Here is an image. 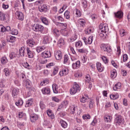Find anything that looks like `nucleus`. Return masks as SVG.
Returning <instances> with one entry per match:
<instances>
[{
    "label": "nucleus",
    "instance_id": "f257e3e1",
    "mask_svg": "<svg viewBox=\"0 0 130 130\" xmlns=\"http://www.w3.org/2000/svg\"><path fill=\"white\" fill-rule=\"evenodd\" d=\"M32 30L35 32H42L44 29L43 26L38 24H35L31 25Z\"/></svg>",
    "mask_w": 130,
    "mask_h": 130
},
{
    "label": "nucleus",
    "instance_id": "f03ea898",
    "mask_svg": "<svg viewBox=\"0 0 130 130\" xmlns=\"http://www.w3.org/2000/svg\"><path fill=\"white\" fill-rule=\"evenodd\" d=\"M80 88L79 85L76 82H75L73 87L71 88L70 90V93L72 95H74L78 91H79Z\"/></svg>",
    "mask_w": 130,
    "mask_h": 130
},
{
    "label": "nucleus",
    "instance_id": "7ed1b4c3",
    "mask_svg": "<svg viewBox=\"0 0 130 130\" xmlns=\"http://www.w3.org/2000/svg\"><path fill=\"white\" fill-rule=\"evenodd\" d=\"M116 117L115 121L116 123L119 125L124 123V121L122 117L120 115L116 114L115 115Z\"/></svg>",
    "mask_w": 130,
    "mask_h": 130
},
{
    "label": "nucleus",
    "instance_id": "20e7f679",
    "mask_svg": "<svg viewBox=\"0 0 130 130\" xmlns=\"http://www.w3.org/2000/svg\"><path fill=\"white\" fill-rule=\"evenodd\" d=\"M99 28L101 30V32L106 33L108 32L109 29L107 25L106 24L101 23L99 26Z\"/></svg>",
    "mask_w": 130,
    "mask_h": 130
},
{
    "label": "nucleus",
    "instance_id": "39448f33",
    "mask_svg": "<svg viewBox=\"0 0 130 130\" xmlns=\"http://www.w3.org/2000/svg\"><path fill=\"white\" fill-rule=\"evenodd\" d=\"M100 47L101 50L104 52L109 53L111 50L110 46L107 44H102L100 45Z\"/></svg>",
    "mask_w": 130,
    "mask_h": 130
},
{
    "label": "nucleus",
    "instance_id": "423d86ee",
    "mask_svg": "<svg viewBox=\"0 0 130 130\" xmlns=\"http://www.w3.org/2000/svg\"><path fill=\"white\" fill-rule=\"evenodd\" d=\"M15 16L17 19L19 20L23 21L24 18V15L21 12L17 11L15 13Z\"/></svg>",
    "mask_w": 130,
    "mask_h": 130
},
{
    "label": "nucleus",
    "instance_id": "0eeeda50",
    "mask_svg": "<svg viewBox=\"0 0 130 130\" xmlns=\"http://www.w3.org/2000/svg\"><path fill=\"white\" fill-rule=\"evenodd\" d=\"M27 45L32 47L35 44V42L34 40L32 38L28 39L26 41Z\"/></svg>",
    "mask_w": 130,
    "mask_h": 130
},
{
    "label": "nucleus",
    "instance_id": "6e6552de",
    "mask_svg": "<svg viewBox=\"0 0 130 130\" xmlns=\"http://www.w3.org/2000/svg\"><path fill=\"white\" fill-rule=\"evenodd\" d=\"M56 59L57 60H60L62 57V53L60 51H58L55 54Z\"/></svg>",
    "mask_w": 130,
    "mask_h": 130
},
{
    "label": "nucleus",
    "instance_id": "1a4fd4ad",
    "mask_svg": "<svg viewBox=\"0 0 130 130\" xmlns=\"http://www.w3.org/2000/svg\"><path fill=\"white\" fill-rule=\"evenodd\" d=\"M38 115L36 114H34L31 115L30 116V119L31 122L32 123L35 122L38 120Z\"/></svg>",
    "mask_w": 130,
    "mask_h": 130
},
{
    "label": "nucleus",
    "instance_id": "9d476101",
    "mask_svg": "<svg viewBox=\"0 0 130 130\" xmlns=\"http://www.w3.org/2000/svg\"><path fill=\"white\" fill-rule=\"evenodd\" d=\"M27 51V54L28 56V57L30 58H32L33 57L34 55L33 52L30 50V48L27 47L26 48Z\"/></svg>",
    "mask_w": 130,
    "mask_h": 130
},
{
    "label": "nucleus",
    "instance_id": "9b49d317",
    "mask_svg": "<svg viewBox=\"0 0 130 130\" xmlns=\"http://www.w3.org/2000/svg\"><path fill=\"white\" fill-rule=\"evenodd\" d=\"M41 55L43 58L50 57L51 56V53L49 51L45 52L42 53Z\"/></svg>",
    "mask_w": 130,
    "mask_h": 130
},
{
    "label": "nucleus",
    "instance_id": "f8f14e48",
    "mask_svg": "<svg viewBox=\"0 0 130 130\" xmlns=\"http://www.w3.org/2000/svg\"><path fill=\"white\" fill-rule=\"evenodd\" d=\"M68 69H63L59 72L60 75L61 76H65L68 74Z\"/></svg>",
    "mask_w": 130,
    "mask_h": 130
},
{
    "label": "nucleus",
    "instance_id": "ddd939ff",
    "mask_svg": "<svg viewBox=\"0 0 130 130\" xmlns=\"http://www.w3.org/2000/svg\"><path fill=\"white\" fill-rule=\"evenodd\" d=\"M42 91L44 94H49L50 92V88L47 87L43 88L42 89Z\"/></svg>",
    "mask_w": 130,
    "mask_h": 130
},
{
    "label": "nucleus",
    "instance_id": "4468645a",
    "mask_svg": "<svg viewBox=\"0 0 130 130\" xmlns=\"http://www.w3.org/2000/svg\"><path fill=\"white\" fill-rule=\"evenodd\" d=\"M80 66V62L79 61H77L75 63L72 64V67L73 69H78Z\"/></svg>",
    "mask_w": 130,
    "mask_h": 130
},
{
    "label": "nucleus",
    "instance_id": "2eb2a0df",
    "mask_svg": "<svg viewBox=\"0 0 130 130\" xmlns=\"http://www.w3.org/2000/svg\"><path fill=\"white\" fill-rule=\"evenodd\" d=\"M19 89L18 88H14L12 90V95L14 98L17 97V95L18 94Z\"/></svg>",
    "mask_w": 130,
    "mask_h": 130
},
{
    "label": "nucleus",
    "instance_id": "dca6fc26",
    "mask_svg": "<svg viewBox=\"0 0 130 130\" xmlns=\"http://www.w3.org/2000/svg\"><path fill=\"white\" fill-rule=\"evenodd\" d=\"M25 48L24 47H21L19 51V54L21 57H23L26 54L25 51Z\"/></svg>",
    "mask_w": 130,
    "mask_h": 130
},
{
    "label": "nucleus",
    "instance_id": "f3484780",
    "mask_svg": "<svg viewBox=\"0 0 130 130\" xmlns=\"http://www.w3.org/2000/svg\"><path fill=\"white\" fill-rule=\"evenodd\" d=\"M39 10L41 12H46L47 10V6L45 5L40 6L39 7Z\"/></svg>",
    "mask_w": 130,
    "mask_h": 130
},
{
    "label": "nucleus",
    "instance_id": "a211bd4d",
    "mask_svg": "<svg viewBox=\"0 0 130 130\" xmlns=\"http://www.w3.org/2000/svg\"><path fill=\"white\" fill-rule=\"evenodd\" d=\"M115 17L120 19L123 17V12L121 11H118L116 13H115Z\"/></svg>",
    "mask_w": 130,
    "mask_h": 130
},
{
    "label": "nucleus",
    "instance_id": "6ab92c4d",
    "mask_svg": "<svg viewBox=\"0 0 130 130\" xmlns=\"http://www.w3.org/2000/svg\"><path fill=\"white\" fill-rule=\"evenodd\" d=\"M69 56L67 55H65L64 57V61L63 63L64 64H66L67 65H69L70 64V62L69 60Z\"/></svg>",
    "mask_w": 130,
    "mask_h": 130
},
{
    "label": "nucleus",
    "instance_id": "aec40b11",
    "mask_svg": "<svg viewBox=\"0 0 130 130\" xmlns=\"http://www.w3.org/2000/svg\"><path fill=\"white\" fill-rule=\"evenodd\" d=\"M60 123L61 124V126L64 128H66L68 126L67 123L64 121L62 119L60 120Z\"/></svg>",
    "mask_w": 130,
    "mask_h": 130
},
{
    "label": "nucleus",
    "instance_id": "412c9836",
    "mask_svg": "<svg viewBox=\"0 0 130 130\" xmlns=\"http://www.w3.org/2000/svg\"><path fill=\"white\" fill-rule=\"evenodd\" d=\"M96 67L98 71L100 72H101L103 70V68L101 66V64L99 62H98L96 64Z\"/></svg>",
    "mask_w": 130,
    "mask_h": 130
},
{
    "label": "nucleus",
    "instance_id": "4be33fe9",
    "mask_svg": "<svg viewBox=\"0 0 130 130\" xmlns=\"http://www.w3.org/2000/svg\"><path fill=\"white\" fill-rule=\"evenodd\" d=\"M77 22L78 23L80 26L82 27H84L86 23L85 21L83 19H80L77 20Z\"/></svg>",
    "mask_w": 130,
    "mask_h": 130
},
{
    "label": "nucleus",
    "instance_id": "5701e85b",
    "mask_svg": "<svg viewBox=\"0 0 130 130\" xmlns=\"http://www.w3.org/2000/svg\"><path fill=\"white\" fill-rule=\"evenodd\" d=\"M40 19L43 24L46 25L48 24V21L46 18L41 17L40 18Z\"/></svg>",
    "mask_w": 130,
    "mask_h": 130
},
{
    "label": "nucleus",
    "instance_id": "b1692460",
    "mask_svg": "<svg viewBox=\"0 0 130 130\" xmlns=\"http://www.w3.org/2000/svg\"><path fill=\"white\" fill-rule=\"evenodd\" d=\"M26 84V88H28L29 89H31V85L30 80L28 79L26 80L25 82Z\"/></svg>",
    "mask_w": 130,
    "mask_h": 130
},
{
    "label": "nucleus",
    "instance_id": "393cba45",
    "mask_svg": "<svg viewBox=\"0 0 130 130\" xmlns=\"http://www.w3.org/2000/svg\"><path fill=\"white\" fill-rule=\"evenodd\" d=\"M52 88L54 93H58V87L57 85L55 84H53L52 85Z\"/></svg>",
    "mask_w": 130,
    "mask_h": 130
},
{
    "label": "nucleus",
    "instance_id": "a878e982",
    "mask_svg": "<svg viewBox=\"0 0 130 130\" xmlns=\"http://www.w3.org/2000/svg\"><path fill=\"white\" fill-rule=\"evenodd\" d=\"M32 102L33 101L32 99H31L29 100L26 102L25 107H30L32 104Z\"/></svg>",
    "mask_w": 130,
    "mask_h": 130
},
{
    "label": "nucleus",
    "instance_id": "bb28decb",
    "mask_svg": "<svg viewBox=\"0 0 130 130\" xmlns=\"http://www.w3.org/2000/svg\"><path fill=\"white\" fill-rule=\"evenodd\" d=\"M119 96V95L117 93H116L114 94H111L110 95V97L111 99L115 100L118 99Z\"/></svg>",
    "mask_w": 130,
    "mask_h": 130
},
{
    "label": "nucleus",
    "instance_id": "cd10ccee",
    "mask_svg": "<svg viewBox=\"0 0 130 130\" xmlns=\"http://www.w3.org/2000/svg\"><path fill=\"white\" fill-rule=\"evenodd\" d=\"M76 109V107L75 105H72L71 106L70 113L74 114L75 113V110Z\"/></svg>",
    "mask_w": 130,
    "mask_h": 130
},
{
    "label": "nucleus",
    "instance_id": "c85d7f7f",
    "mask_svg": "<svg viewBox=\"0 0 130 130\" xmlns=\"http://www.w3.org/2000/svg\"><path fill=\"white\" fill-rule=\"evenodd\" d=\"M121 86V83H118L116 84L115 86L113 88V89L114 90H117L118 89L120 88Z\"/></svg>",
    "mask_w": 130,
    "mask_h": 130
},
{
    "label": "nucleus",
    "instance_id": "c756f323",
    "mask_svg": "<svg viewBox=\"0 0 130 130\" xmlns=\"http://www.w3.org/2000/svg\"><path fill=\"white\" fill-rule=\"evenodd\" d=\"M58 44L59 47H61L64 44V41L63 39L60 38L58 41Z\"/></svg>",
    "mask_w": 130,
    "mask_h": 130
},
{
    "label": "nucleus",
    "instance_id": "7c9ffc66",
    "mask_svg": "<svg viewBox=\"0 0 130 130\" xmlns=\"http://www.w3.org/2000/svg\"><path fill=\"white\" fill-rule=\"evenodd\" d=\"M117 75V73L115 70H113L111 71L110 77L111 78H115Z\"/></svg>",
    "mask_w": 130,
    "mask_h": 130
},
{
    "label": "nucleus",
    "instance_id": "2f4dec72",
    "mask_svg": "<svg viewBox=\"0 0 130 130\" xmlns=\"http://www.w3.org/2000/svg\"><path fill=\"white\" fill-rule=\"evenodd\" d=\"M88 99H89L88 96H86V97L83 96L80 99V101L82 103H84L86 102L88 100Z\"/></svg>",
    "mask_w": 130,
    "mask_h": 130
},
{
    "label": "nucleus",
    "instance_id": "473e14b6",
    "mask_svg": "<svg viewBox=\"0 0 130 130\" xmlns=\"http://www.w3.org/2000/svg\"><path fill=\"white\" fill-rule=\"evenodd\" d=\"M45 49V47L44 46H43L41 47L39 46L36 49V50L38 52V53H39L40 52L43 50Z\"/></svg>",
    "mask_w": 130,
    "mask_h": 130
},
{
    "label": "nucleus",
    "instance_id": "72a5a7b5",
    "mask_svg": "<svg viewBox=\"0 0 130 130\" xmlns=\"http://www.w3.org/2000/svg\"><path fill=\"white\" fill-rule=\"evenodd\" d=\"M49 42V39L48 37L47 36H45L44 37L43 43L44 44H46Z\"/></svg>",
    "mask_w": 130,
    "mask_h": 130
},
{
    "label": "nucleus",
    "instance_id": "f704fd0d",
    "mask_svg": "<svg viewBox=\"0 0 130 130\" xmlns=\"http://www.w3.org/2000/svg\"><path fill=\"white\" fill-rule=\"evenodd\" d=\"M5 14L4 13L1 12L0 13V20L4 21L5 20Z\"/></svg>",
    "mask_w": 130,
    "mask_h": 130
},
{
    "label": "nucleus",
    "instance_id": "c9c22d12",
    "mask_svg": "<svg viewBox=\"0 0 130 130\" xmlns=\"http://www.w3.org/2000/svg\"><path fill=\"white\" fill-rule=\"evenodd\" d=\"M1 61L3 64H5L8 62V60L6 57H4L1 58Z\"/></svg>",
    "mask_w": 130,
    "mask_h": 130
},
{
    "label": "nucleus",
    "instance_id": "e433bc0d",
    "mask_svg": "<svg viewBox=\"0 0 130 130\" xmlns=\"http://www.w3.org/2000/svg\"><path fill=\"white\" fill-rule=\"evenodd\" d=\"M47 113L48 115L52 119L54 118V117L53 115L52 111L51 110L49 109L47 110Z\"/></svg>",
    "mask_w": 130,
    "mask_h": 130
},
{
    "label": "nucleus",
    "instance_id": "4c0bfd02",
    "mask_svg": "<svg viewBox=\"0 0 130 130\" xmlns=\"http://www.w3.org/2000/svg\"><path fill=\"white\" fill-rule=\"evenodd\" d=\"M82 5L84 9H86L87 7V2L86 0H84L82 1Z\"/></svg>",
    "mask_w": 130,
    "mask_h": 130
},
{
    "label": "nucleus",
    "instance_id": "58836bf2",
    "mask_svg": "<svg viewBox=\"0 0 130 130\" xmlns=\"http://www.w3.org/2000/svg\"><path fill=\"white\" fill-rule=\"evenodd\" d=\"M10 33L12 35H17L18 34V31L17 29H12L10 31Z\"/></svg>",
    "mask_w": 130,
    "mask_h": 130
},
{
    "label": "nucleus",
    "instance_id": "ea45409f",
    "mask_svg": "<svg viewBox=\"0 0 130 130\" xmlns=\"http://www.w3.org/2000/svg\"><path fill=\"white\" fill-rule=\"evenodd\" d=\"M5 82V79H2L0 80V87H1L3 88L4 87Z\"/></svg>",
    "mask_w": 130,
    "mask_h": 130
},
{
    "label": "nucleus",
    "instance_id": "a19ab883",
    "mask_svg": "<svg viewBox=\"0 0 130 130\" xmlns=\"http://www.w3.org/2000/svg\"><path fill=\"white\" fill-rule=\"evenodd\" d=\"M111 119V116H106L104 118L105 121L107 122H110Z\"/></svg>",
    "mask_w": 130,
    "mask_h": 130
},
{
    "label": "nucleus",
    "instance_id": "79ce46f5",
    "mask_svg": "<svg viewBox=\"0 0 130 130\" xmlns=\"http://www.w3.org/2000/svg\"><path fill=\"white\" fill-rule=\"evenodd\" d=\"M16 56V54L14 52H11L9 55V58L11 59L14 58Z\"/></svg>",
    "mask_w": 130,
    "mask_h": 130
},
{
    "label": "nucleus",
    "instance_id": "37998d69",
    "mask_svg": "<svg viewBox=\"0 0 130 130\" xmlns=\"http://www.w3.org/2000/svg\"><path fill=\"white\" fill-rule=\"evenodd\" d=\"M70 12L68 10L66 11L64 13V15L67 19H68L70 18Z\"/></svg>",
    "mask_w": 130,
    "mask_h": 130
},
{
    "label": "nucleus",
    "instance_id": "c03bdc74",
    "mask_svg": "<svg viewBox=\"0 0 130 130\" xmlns=\"http://www.w3.org/2000/svg\"><path fill=\"white\" fill-rule=\"evenodd\" d=\"M9 42L13 43L15 41L16 39V37H15L12 36H9Z\"/></svg>",
    "mask_w": 130,
    "mask_h": 130
},
{
    "label": "nucleus",
    "instance_id": "a18cd8bd",
    "mask_svg": "<svg viewBox=\"0 0 130 130\" xmlns=\"http://www.w3.org/2000/svg\"><path fill=\"white\" fill-rule=\"evenodd\" d=\"M75 45L76 47H78L79 48L82 45V44L80 41H79L76 42Z\"/></svg>",
    "mask_w": 130,
    "mask_h": 130
},
{
    "label": "nucleus",
    "instance_id": "49530a36",
    "mask_svg": "<svg viewBox=\"0 0 130 130\" xmlns=\"http://www.w3.org/2000/svg\"><path fill=\"white\" fill-rule=\"evenodd\" d=\"M75 10L76 11L75 14L76 15V17H80L81 14L79 10L76 8H75Z\"/></svg>",
    "mask_w": 130,
    "mask_h": 130
},
{
    "label": "nucleus",
    "instance_id": "de8ad7c7",
    "mask_svg": "<svg viewBox=\"0 0 130 130\" xmlns=\"http://www.w3.org/2000/svg\"><path fill=\"white\" fill-rule=\"evenodd\" d=\"M93 40V36H90L89 37L88 39V41H87V44H91L92 41Z\"/></svg>",
    "mask_w": 130,
    "mask_h": 130
},
{
    "label": "nucleus",
    "instance_id": "09e8293b",
    "mask_svg": "<svg viewBox=\"0 0 130 130\" xmlns=\"http://www.w3.org/2000/svg\"><path fill=\"white\" fill-rule=\"evenodd\" d=\"M23 103V100H20L15 103V104L17 106L19 105L21 106L22 105Z\"/></svg>",
    "mask_w": 130,
    "mask_h": 130
},
{
    "label": "nucleus",
    "instance_id": "8fccbe9b",
    "mask_svg": "<svg viewBox=\"0 0 130 130\" xmlns=\"http://www.w3.org/2000/svg\"><path fill=\"white\" fill-rule=\"evenodd\" d=\"M4 71L5 73L6 76H9L10 74L9 70L7 68H5L4 70Z\"/></svg>",
    "mask_w": 130,
    "mask_h": 130
},
{
    "label": "nucleus",
    "instance_id": "3c124183",
    "mask_svg": "<svg viewBox=\"0 0 130 130\" xmlns=\"http://www.w3.org/2000/svg\"><path fill=\"white\" fill-rule=\"evenodd\" d=\"M117 50L116 54L118 56H119L121 54V49L120 46H117Z\"/></svg>",
    "mask_w": 130,
    "mask_h": 130
},
{
    "label": "nucleus",
    "instance_id": "603ef678",
    "mask_svg": "<svg viewBox=\"0 0 130 130\" xmlns=\"http://www.w3.org/2000/svg\"><path fill=\"white\" fill-rule=\"evenodd\" d=\"M123 62H126L128 58L127 55L126 54H124L123 55Z\"/></svg>",
    "mask_w": 130,
    "mask_h": 130
},
{
    "label": "nucleus",
    "instance_id": "864d4df0",
    "mask_svg": "<svg viewBox=\"0 0 130 130\" xmlns=\"http://www.w3.org/2000/svg\"><path fill=\"white\" fill-rule=\"evenodd\" d=\"M102 58L103 61L105 63H108V60L105 56H103L102 57Z\"/></svg>",
    "mask_w": 130,
    "mask_h": 130
},
{
    "label": "nucleus",
    "instance_id": "5fc2aeb1",
    "mask_svg": "<svg viewBox=\"0 0 130 130\" xmlns=\"http://www.w3.org/2000/svg\"><path fill=\"white\" fill-rule=\"evenodd\" d=\"M9 5L5 3H3L2 4V7L5 9H6L9 8Z\"/></svg>",
    "mask_w": 130,
    "mask_h": 130
},
{
    "label": "nucleus",
    "instance_id": "6e6d98bb",
    "mask_svg": "<svg viewBox=\"0 0 130 130\" xmlns=\"http://www.w3.org/2000/svg\"><path fill=\"white\" fill-rule=\"evenodd\" d=\"M59 32L57 29H55L54 30V34L55 35H56L58 36L59 35Z\"/></svg>",
    "mask_w": 130,
    "mask_h": 130
},
{
    "label": "nucleus",
    "instance_id": "4d7b16f0",
    "mask_svg": "<svg viewBox=\"0 0 130 130\" xmlns=\"http://www.w3.org/2000/svg\"><path fill=\"white\" fill-rule=\"evenodd\" d=\"M0 28L1 29V32H3L6 31V29L5 27L3 26L2 25H0Z\"/></svg>",
    "mask_w": 130,
    "mask_h": 130
},
{
    "label": "nucleus",
    "instance_id": "13d9d810",
    "mask_svg": "<svg viewBox=\"0 0 130 130\" xmlns=\"http://www.w3.org/2000/svg\"><path fill=\"white\" fill-rule=\"evenodd\" d=\"M62 104H63V107H66L68 104V102L67 101H64L62 103Z\"/></svg>",
    "mask_w": 130,
    "mask_h": 130
},
{
    "label": "nucleus",
    "instance_id": "bf43d9fd",
    "mask_svg": "<svg viewBox=\"0 0 130 130\" xmlns=\"http://www.w3.org/2000/svg\"><path fill=\"white\" fill-rule=\"evenodd\" d=\"M85 81L89 83L90 80V77L89 75H88L85 77Z\"/></svg>",
    "mask_w": 130,
    "mask_h": 130
},
{
    "label": "nucleus",
    "instance_id": "052dcab7",
    "mask_svg": "<svg viewBox=\"0 0 130 130\" xmlns=\"http://www.w3.org/2000/svg\"><path fill=\"white\" fill-rule=\"evenodd\" d=\"M83 118L84 119H89L90 118V116L89 115H85L83 116Z\"/></svg>",
    "mask_w": 130,
    "mask_h": 130
},
{
    "label": "nucleus",
    "instance_id": "680f3d73",
    "mask_svg": "<svg viewBox=\"0 0 130 130\" xmlns=\"http://www.w3.org/2000/svg\"><path fill=\"white\" fill-rule=\"evenodd\" d=\"M111 104L109 102H107L105 105V108H108L111 107Z\"/></svg>",
    "mask_w": 130,
    "mask_h": 130
},
{
    "label": "nucleus",
    "instance_id": "e2e57ef3",
    "mask_svg": "<svg viewBox=\"0 0 130 130\" xmlns=\"http://www.w3.org/2000/svg\"><path fill=\"white\" fill-rule=\"evenodd\" d=\"M40 105L41 108L42 109H43L45 108V104L42 102H40Z\"/></svg>",
    "mask_w": 130,
    "mask_h": 130
},
{
    "label": "nucleus",
    "instance_id": "0e129e2a",
    "mask_svg": "<svg viewBox=\"0 0 130 130\" xmlns=\"http://www.w3.org/2000/svg\"><path fill=\"white\" fill-rule=\"evenodd\" d=\"M44 58H43V59H42V60L40 62L42 64H44L47 62V59Z\"/></svg>",
    "mask_w": 130,
    "mask_h": 130
},
{
    "label": "nucleus",
    "instance_id": "69168bd1",
    "mask_svg": "<svg viewBox=\"0 0 130 130\" xmlns=\"http://www.w3.org/2000/svg\"><path fill=\"white\" fill-rule=\"evenodd\" d=\"M52 100L57 102H58L59 101V100L55 97H52Z\"/></svg>",
    "mask_w": 130,
    "mask_h": 130
},
{
    "label": "nucleus",
    "instance_id": "338daca9",
    "mask_svg": "<svg viewBox=\"0 0 130 130\" xmlns=\"http://www.w3.org/2000/svg\"><path fill=\"white\" fill-rule=\"evenodd\" d=\"M57 19L58 20L60 21L61 22L63 21V19L60 16L57 17Z\"/></svg>",
    "mask_w": 130,
    "mask_h": 130
},
{
    "label": "nucleus",
    "instance_id": "774afa93",
    "mask_svg": "<svg viewBox=\"0 0 130 130\" xmlns=\"http://www.w3.org/2000/svg\"><path fill=\"white\" fill-rule=\"evenodd\" d=\"M63 34L64 36H66L68 34V32L67 31L64 30L63 31Z\"/></svg>",
    "mask_w": 130,
    "mask_h": 130
}]
</instances>
